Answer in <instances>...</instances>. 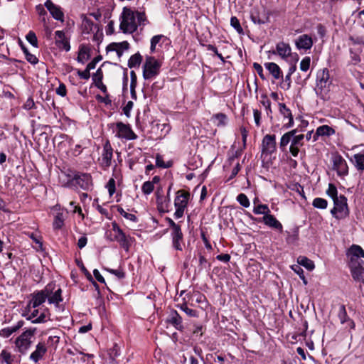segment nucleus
Segmentation results:
<instances>
[{"instance_id": "obj_1", "label": "nucleus", "mask_w": 364, "mask_h": 364, "mask_svg": "<svg viewBox=\"0 0 364 364\" xmlns=\"http://www.w3.org/2000/svg\"><path fill=\"white\" fill-rule=\"evenodd\" d=\"M48 300L50 304L58 306L63 301L62 290L55 287V284H48L40 291H36L30 296L26 309H36L43 305Z\"/></svg>"}, {"instance_id": "obj_2", "label": "nucleus", "mask_w": 364, "mask_h": 364, "mask_svg": "<svg viewBox=\"0 0 364 364\" xmlns=\"http://www.w3.org/2000/svg\"><path fill=\"white\" fill-rule=\"evenodd\" d=\"M119 28L124 33H133L138 27L144 25L146 18L144 12L124 7L119 17Z\"/></svg>"}, {"instance_id": "obj_3", "label": "nucleus", "mask_w": 364, "mask_h": 364, "mask_svg": "<svg viewBox=\"0 0 364 364\" xmlns=\"http://www.w3.org/2000/svg\"><path fill=\"white\" fill-rule=\"evenodd\" d=\"M297 129H292L284 133L280 138L279 146L282 152L287 151V146H289V152L294 157H297L299 148L304 145V134H296Z\"/></svg>"}, {"instance_id": "obj_4", "label": "nucleus", "mask_w": 364, "mask_h": 364, "mask_svg": "<svg viewBox=\"0 0 364 364\" xmlns=\"http://www.w3.org/2000/svg\"><path fill=\"white\" fill-rule=\"evenodd\" d=\"M109 240L114 241L125 250L129 251V247L134 241V239L129 235H127L120 227L115 223H112V230L109 234Z\"/></svg>"}, {"instance_id": "obj_5", "label": "nucleus", "mask_w": 364, "mask_h": 364, "mask_svg": "<svg viewBox=\"0 0 364 364\" xmlns=\"http://www.w3.org/2000/svg\"><path fill=\"white\" fill-rule=\"evenodd\" d=\"M35 333V328H29L19 335L14 341L16 350L21 354L26 353L33 342Z\"/></svg>"}, {"instance_id": "obj_6", "label": "nucleus", "mask_w": 364, "mask_h": 364, "mask_svg": "<svg viewBox=\"0 0 364 364\" xmlns=\"http://www.w3.org/2000/svg\"><path fill=\"white\" fill-rule=\"evenodd\" d=\"M333 201V208L331 210V214L336 220H343L348 217L349 208L347 198L343 195H340L338 198Z\"/></svg>"}, {"instance_id": "obj_7", "label": "nucleus", "mask_w": 364, "mask_h": 364, "mask_svg": "<svg viewBox=\"0 0 364 364\" xmlns=\"http://www.w3.org/2000/svg\"><path fill=\"white\" fill-rule=\"evenodd\" d=\"M161 64L154 57L147 56L143 66V77L145 80L156 77L160 71Z\"/></svg>"}, {"instance_id": "obj_8", "label": "nucleus", "mask_w": 364, "mask_h": 364, "mask_svg": "<svg viewBox=\"0 0 364 364\" xmlns=\"http://www.w3.org/2000/svg\"><path fill=\"white\" fill-rule=\"evenodd\" d=\"M190 193L183 190H179L176 192L174 200V206L176 211L173 214L176 219L181 218L184 214V211L188 205Z\"/></svg>"}, {"instance_id": "obj_9", "label": "nucleus", "mask_w": 364, "mask_h": 364, "mask_svg": "<svg viewBox=\"0 0 364 364\" xmlns=\"http://www.w3.org/2000/svg\"><path fill=\"white\" fill-rule=\"evenodd\" d=\"M331 84V80H330L329 70L327 68L318 70L316 75V86L315 89L316 93L321 95L326 93Z\"/></svg>"}, {"instance_id": "obj_10", "label": "nucleus", "mask_w": 364, "mask_h": 364, "mask_svg": "<svg viewBox=\"0 0 364 364\" xmlns=\"http://www.w3.org/2000/svg\"><path fill=\"white\" fill-rule=\"evenodd\" d=\"M115 136L126 140H134L137 135L133 132L129 124H126L122 122H117L115 124Z\"/></svg>"}, {"instance_id": "obj_11", "label": "nucleus", "mask_w": 364, "mask_h": 364, "mask_svg": "<svg viewBox=\"0 0 364 364\" xmlns=\"http://www.w3.org/2000/svg\"><path fill=\"white\" fill-rule=\"evenodd\" d=\"M273 54L278 55L282 59L288 60L289 58L294 57V60H298V55L296 53H292L291 48L289 43L284 42H279L276 45L275 50L272 51Z\"/></svg>"}, {"instance_id": "obj_12", "label": "nucleus", "mask_w": 364, "mask_h": 364, "mask_svg": "<svg viewBox=\"0 0 364 364\" xmlns=\"http://www.w3.org/2000/svg\"><path fill=\"white\" fill-rule=\"evenodd\" d=\"M262 154L266 156L272 155L277 151L276 136L274 134H266L261 143Z\"/></svg>"}, {"instance_id": "obj_13", "label": "nucleus", "mask_w": 364, "mask_h": 364, "mask_svg": "<svg viewBox=\"0 0 364 364\" xmlns=\"http://www.w3.org/2000/svg\"><path fill=\"white\" fill-rule=\"evenodd\" d=\"M112 157L113 149L110 142L107 140L103 145L101 158L99 159L100 165L104 170L107 169L111 166Z\"/></svg>"}, {"instance_id": "obj_14", "label": "nucleus", "mask_w": 364, "mask_h": 364, "mask_svg": "<svg viewBox=\"0 0 364 364\" xmlns=\"http://www.w3.org/2000/svg\"><path fill=\"white\" fill-rule=\"evenodd\" d=\"M333 168L339 176H346L348 174V166L346 161L341 155H335L332 158Z\"/></svg>"}, {"instance_id": "obj_15", "label": "nucleus", "mask_w": 364, "mask_h": 364, "mask_svg": "<svg viewBox=\"0 0 364 364\" xmlns=\"http://www.w3.org/2000/svg\"><path fill=\"white\" fill-rule=\"evenodd\" d=\"M279 111L280 114L282 116L283 125L282 128L288 129L294 126V118L292 113L285 104L279 103Z\"/></svg>"}, {"instance_id": "obj_16", "label": "nucleus", "mask_w": 364, "mask_h": 364, "mask_svg": "<svg viewBox=\"0 0 364 364\" xmlns=\"http://www.w3.org/2000/svg\"><path fill=\"white\" fill-rule=\"evenodd\" d=\"M349 268L353 279L364 284V261L352 260V264H349Z\"/></svg>"}, {"instance_id": "obj_17", "label": "nucleus", "mask_w": 364, "mask_h": 364, "mask_svg": "<svg viewBox=\"0 0 364 364\" xmlns=\"http://www.w3.org/2000/svg\"><path fill=\"white\" fill-rule=\"evenodd\" d=\"M72 181L83 190H89L92 186V177L89 173H76Z\"/></svg>"}, {"instance_id": "obj_18", "label": "nucleus", "mask_w": 364, "mask_h": 364, "mask_svg": "<svg viewBox=\"0 0 364 364\" xmlns=\"http://www.w3.org/2000/svg\"><path fill=\"white\" fill-rule=\"evenodd\" d=\"M314 45L311 36L308 34H302L295 40V46L297 50L307 51L310 50Z\"/></svg>"}, {"instance_id": "obj_19", "label": "nucleus", "mask_w": 364, "mask_h": 364, "mask_svg": "<svg viewBox=\"0 0 364 364\" xmlns=\"http://www.w3.org/2000/svg\"><path fill=\"white\" fill-rule=\"evenodd\" d=\"M26 310L29 314L28 319L31 320L32 323H40L46 321V309L36 308Z\"/></svg>"}, {"instance_id": "obj_20", "label": "nucleus", "mask_w": 364, "mask_h": 364, "mask_svg": "<svg viewBox=\"0 0 364 364\" xmlns=\"http://www.w3.org/2000/svg\"><path fill=\"white\" fill-rule=\"evenodd\" d=\"M47 346L45 342L40 341L36 346L35 350L31 353L29 358L36 364L39 362L47 353Z\"/></svg>"}, {"instance_id": "obj_21", "label": "nucleus", "mask_w": 364, "mask_h": 364, "mask_svg": "<svg viewBox=\"0 0 364 364\" xmlns=\"http://www.w3.org/2000/svg\"><path fill=\"white\" fill-rule=\"evenodd\" d=\"M44 5L53 18L61 22L64 21V13L59 6L55 4L51 0H47Z\"/></svg>"}, {"instance_id": "obj_22", "label": "nucleus", "mask_w": 364, "mask_h": 364, "mask_svg": "<svg viewBox=\"0 0 364 364\" xmlns=\"http://www.w3.org/2000/svg\"><path fill=\"white\" fill-rule=\"evenodd\" d=\"M55 42L58 48L65 50V51L70 50L69 40L66 37L64 31H56L55 32Z\"/></svg>"}, {"instance_id": "obj_23", "label": "nucleus", "mask_w": 364, "mask_h": 364, "mask_svg": "<svg viewBox=\"0 0 364 364\" xmlns=\"http://www.w3.org/2000/svg\"><path fill=\"white\" fill-rule=\"evenodd\" d=\"M347 255L350 257L349 264H352V260L354 262H360L358 259L364 258V250L358 245H352L348 250Z\"/></svg>"}, {"instance_id": "obj_24", "label": "nucleus", "mask_w": 364, "mask_h": 364, "mask_svg": "<svg viewBox=\"0 0 364 364\" xmlns=\"http://www.w3.org/2000/svg\"><path fill=\"white\" fill-rule=\"evenodd\" d=\"M335 133V129L328 125L319 126L313 136V141H317L319 136H331Z\"/></svg>"}, {"instance_id": "obj_25", "label": "nucleus", "mask_w": 364, "mask_h": 364, "mask_svg": "<svg viewBox=\"0 0 364 364\" xmlns=\"http://www.w3.org/2000/svg\"><path fill=\"white\" fill-rule=\"evenodd\" d=\"M171 236L173 247L176 250L181 251L184 245L183 235L182 233L181 229L175 232H171Z\"/></svg>"}, {"instance_id": "obj_26", "label": "nucleus", "mask_w": 364, "mask_h": 364, "mask_svg": "<svg viewBox=\"0 0 364 364\" xmlns=\"http://www.w3.org/2000/svg\"><path fill=\"white\" fill-rule=\"evenodd\" d=\"M350 161L358 172L363 173L364 171V150L360 153L355 154L350 159Z\"/></svg>"}, {"instance_id": "obj_27", "label": "nucleus", "mask_w": 364, "mask_h": 364, "mask_svg": "<svg viewBox=\"0 0 364 364\" xmlns=\"http://www.w3.org/2000/svg\"><path fill=\"white\" fill-rule=\"evenodd\" d=\"M264 223L269 228L282 231L283 227L282 223L273 215L269 213L262 218Z\"/></svg>"}, {"instance_id": "obj_28", "label": "nucleus", "mask_w": 364, "mask_h": 364, "mask_svg": "<svg viewBox=\"0 0 364 364\" xmlns=\"http://www.w3.org/2000/svg\"><path fill=\"white\" fill-rule=\"evenodd\" d=\"M129 46V44L127 41L112 43L107 47V50L108 51H115L118 56H121L124 50H128Z\"/></svg>"}, {"instance_id": "obj_29", "label": "nucleus", "mask_w": 364, "mask_h": 364, "mask_svg": "<svg viewBox=\"0 0 364 364\" xmlns=\"http://www.w3.org/2000/svg\"><path fill=\"white\" fill-rule=\"evenodd\" d=\"M264 67L275 80H280L283 78L282 71L277 63H264Z\"/></svg>"}, {"instance_id": "obj_30", "label": "nucleus", "mask_w": 364, "mask_h": 364, "mask_svg": "<svg viewBox=\"0 0 364 364\" xmlns=\"http://www.w3.org/2000/svg\"><path fill=\"white\" fill-rule=\"evenodd\" d=\"M24 324L23 321H18L16 324L0 330V336L9 338L11 335L18 331Z\"/></svg>"}, {"instance_id": "obj_31", "label": "nucleus", "mask_w": 364, "mask_h": 364, "mask_svg": "<svg viewBox=\"0 0 364 364\" xmlns=\"http://www.w3.org/2000/svg\"><path fill=\"white\" fill-rule=\"evenodd\" d=\"M168 321L173 326H175L176 329L181 330L183 328L182 318L176 311H173L171 312V314L168 318Z\"/></svg>"}, {"instance_id": "obj_32", "label": "nucleus", "mask_w": 364, "mask_h": 364, "mask_svg": "<svg viewBox=\"0 0 364 364\" xmlns=\"http://www.w3.org/2000/svg\"><path fill=\"white\" fill-rule=\"evenodd\" d=\"M16 356L6 348L3 349L0 353V360L6 364H14Z\"/></svg>"}, {"instance_id": "obj_33", "label": "nucleus", "mask_w": 364, "mask_h": 364, "mask_svg": "<svg viewBox=\"0 0 364 364\" xmlns=\"http://www.w3.org/2000/svg\"><path fill=\"white\" fill-rule=\"evenodd\" d=\"M338 316L341 323H345L348 321L350 323V328L354 327V323L349 318L344 305L340 306Z\"/></svg>"}, {"instance_id": "obj_34", "label": "nucleus", "mask_w": 364, "mask_h": 364, "mask_svg": "<svg viewBox=\"0 0 364 364\" xmlns=\"http://www.w3.org/2000/svg\"><path fill=\"white\" fill-rule=\"evenodd\" d=\"M213 119L218 127H224L227 124L228 117L223 113H217L213 116Z\"/></svg>"}, {"instance_id": "obj_35", "label": "nucleus", "mask_w": 364, "mask_h": 364, "mask_svg": "<svg viewBox=\"0 0 364 364\" xmlns=\"http://www.w3.org/2000/svg\"><path fill=\"white\" fill-rule=\"evenodd\" d=\"M297 261L300 267L303 266L309 271L313 270L315 267L314 262L306 257H299Z\"/></svg>"}, {"instance_id": "obj_36", "label": "nucleus", "mask_w": 364, "mask_h": 364, "mask_svg": "<svg viewBox=\"0 0 364 364\" xmlns=\"http://www.w3.org/2000/svg\"><path fill=\"white\" fill-rule=\"evenodd\" d=\"M142 60V57L139 53H136L130 57L128 61V66L130 68L139 67Z\"/></svg>"}, {"instance_id": "obj_37", "label": "nucleus", "mask_w": 364, "mask_h": 364, "mask_svg": "<svg viewBox=\"0 0 364 364\" xmlns=\"http://www.w3.org/2000/svg\"><path fill=\"white\" fill-rule=\"evenodd\" d=\"M253 213L256 215H267L270 213V210L267 205L258 204L254 206Z\"/></svg>"}, {"instance_id": "obj_38", "label": "nucleus", "mask_w": 364, "mask_h": 364, "mask_svg": "<svg viewBox=\"0 0 364 364\" xmlns=\"http://www.w3.org/2000/svg\"><path fill=\"white\" fill-rule=\"evenodd\" d=\"M89 58V49L85 46H82L80 47L78 55H77V61L80 63H84Z\"/></svg>"}, {"instance_id": "obj_39", "label": "nucleus", "mask_w": 364, "mask_h": 364, "mask_svg": "<svg viewBox=\"0 0 364 364\" xmlns=\"http://www.w3.org/2000/svg\"><path fill=\"white\" fill-rule=\"evenodd\" d=\"M64 225V218L62 213H58L55 216L53 226L55 230L60 229Z\"/></svg>"}, {"instance_id": "obj_40", "label": "nucleus", "mask_w": 364, "mask_h": 364, "mask_svg": "<svg viewBox=\"0 0 364 364\" xmlns=\"http://www.w3.org/2000/svg\"><path fill=\"white\" fill-rule=\"evenodd\" d=\"M312 205L318 209H326L328 206V201L322 198H316L312 202Z\"/></svg>"}, {"instance_id": "obj_41", "label": "nucleus", "mask_w": 364, "mask_h": 364, "mask_svg": "<svg viewBox=\"0 0 364 364\" xmlns=\"http://www.w3.org/2000/svg\"><path fill=\"white\" fill-rule=\"evenodd\" d=\"M350 62L353 65H357L360 61V50L358 49H350Z\"/></svg>"}, {"instance_id": "obj_42", "label": "nucleus", "mask_w": 364, "mask_h": 364, "mask_svg": "<svg viewBox=\"0 0 364 364\" xmlns=\"http://www.w3.org/2000/svg\"><path fill=\"white\" fill-rule=\"evenodd\" d=\"M326 194L332 198L333 200H336V198H338V191L335 185L333 183H329L328 189L326 190Z\"/></svg>"}, {"instance_id": "obj_43", "label": "nucleus", "mask_w": 364, "mask_h": 364, "mask_svg": "<svg viewBox=\"0 0 364 364\" xmlns=\"http://www.w3.org/2000/svg\"><path fill=\"white\" fill-rule=\"evenodd\" d=\"M117 212L121 215H122L124 218H125L126 219L130 220V221H132V222H136L137 220V218L136 217L135 215L134 214H132V213H127L122 207L120 206H118L117 208Z\"/></svg>"}, {"instance_id": "obj_44", "label": "nucleus", "mask_w": 364, "mask_h": 364, "mask_svg": "<svg viewBox=\"0 0 364 364\" xmlns=\"http://www.w3.org/2000/svg\"><path fill=\"white\" fill-rule=\"evenodd\" d=\"M181 310L184 311L188 316L191 317H198V314L196 310H193L192 309H190L187 306L186 304L183 303L181 305L178 306Z\"/></svg>"}, {"instance_id": "obj_45", "label": "nucleus", "mask_w": 364, "mask_h": 364, "mask_svg": "<svg viewBox=\"0 0 364 364\" xmlns=\"http://www.w3.org/2000/svg\"><path fill=\"white\" fill-rule=\"evenodd\" d=\"M237 202L245 208H248L250 205V200L247 196L244 193H240L237 196Z\"/></svg>"}, {"instance_id": "obj_46", "label": "nucleus", "mask_w": 364, "mask_h": 364, "mask_svg": "<svg viewBox=\"0 0 364 364\" xmlns=\"http://www.w3.org/2000/svg\"><path fill=\"white\" fill-rule=\"evenodd\" d=\"M154 189V186L151 181H146L141 186V191L145 195H149Z\"/></svg>"}, {"instance_id": "obj_47", "label": "nucleus", "mask_w": 364, "mask_h": 364, "mask_svg": "<svg viewBox=\"0 0 364 364\" xmlns=\"http://www.w3.org/2000/svg\"><path fill=\"white\" fill-rule=\"evenodd\" d=\"M311 64V58L309 56L304 57L300 63V70L303 72L309 70Z\"/></svg>"}, {"instance_id": "obj_48", "label": "nucleus", "mask_w": 364, "mask_h": 364, "mask_svg": "<svg viewBox=\"0 0 364 364\" xmlns=\"http://www.w3.org/2000/svg\"><path fill=\"white\" fill-rule=\"evenodd\" d=\"M26 40L34 47L38 48V40L33 31H29L26 36Z\"/></svg>"}, {"instance_id": "obj_49", "label": "nucleus", "mask_w": 364, "mask_h": 364, "mask_svg": "<svg viewBox=\"0 0 364 364\" xmlns=\"http://www.w3.org/2000/svg\"><path fill=\"white\" fill-rule=\"evenodd\" d=\"M156 165L158 167L166 168L171 167L172 165V163L170 161L165 163L162 156L158 154L156 157Z\"/></svg>"}, {"instance_id": "obj_50", "label": "nucleus", "mask_w": 364, "mask_h": 364, "mask_svg": "<svg viewBox=\"0 0 364 364\" xmlns=\"http://www.w3.org/2000/svg\"><path fill=\"white\" fill-rule=\"evenodd\" d=\"M261 104L264 106L265 108L267 113H272V109H271V102L268 99L267 95H262L261 96Z\"/></svg>"}, {"instance_id": "obj_51", "label": "nucleus", "mask_w": 364, "mask_h": 364, "mask_svg": "<svg viewBox=\"0 0 364 364\" xmlns=\"http://www.w3.org/2000/svg\"><path fill=\"white\" fill-rule=\"evenodd\" d=\"M230 25L239 33H242L243 29L240 26L239 20L235 16H232L230 18Z\"/></svg>"}, {"instance_id": "obj_52", "label": "nucleus", "mask_w": 364, "mask_h": 364, "mask_svg": "<svg viewBox=\"0 0 364 364\" xmlns=\"http://www.w3.org/2000/svg\"><path fill=\"white\" fill-rule=\"evenodd\" d=\"M60 338L57 336H50L48 337L47 340V343H46V346L53 347L55 348L59 343Z\"/></svg>"}, {"instance_id": "obj_53", "label": "nucleus", "mask_w": 364, "mask_h": 364, "mask_svg": "<svg viewBox=\"0 0 364 364\" xmlns=\"http://www.w3.org/2000/svg\"><path fill=\"white\" fill-rule=\"evenodd\" d=\"M95 26L94 23L87 18H84L82 20V27L87 33L92 31V27Z\"/></svg>"}, {"instance_id": "obj_54", "label": "nucleus", "mask_w": 364, "mask_h": 364, "mask_svg": "<svg viewBox=\"0 0 364 364\" xmlns=\"http://www.w3.org/2000/svg\"><path fill=\"white\" fill-rule=\"evenodd\" d=\"M106 188L110 196H112L115 192V181L114 178H110L106 185Z\"/></svg>"}, {"instance_id": "obj_55", "label": "nucleus", "mask_w": 364, "mask_h": 364, "mask_svg": "<svg viewBox=\"0 0 364 364\" xmlns=\"http://www.w3.org/2000/svg\"><path fill=\"white\" fill-rule=\"evenodd\" d=\"M291 75H288V74H287V75L285 76L284 80H283V82L281 84V87L283 90H287L290 88L291 82Z\"/></svg>"}, {"instance_id": "obj_56", "label": "nucleus", "mask_w": 364, "mask_h": 364, "mask_svg": "<svg viewBox=\"0 0 364 364\" xmlns=\"http://www.w3.org/2000/svg\"><path fill=\"white\" fill-rule=\"evenodd\" d=\"M251 19L255 23L257 24H263L266 21L264 18H260L257 13H252Z\"/></svg>"}, {"instance_id": "obj_57", "label": "nucleus", "mask_w": 364, "mask_h": 364, "mask_svg": "<svg viewBox=\"0 0 364 364\" xmlns=\"http://www.w3.org/2000/svg\"><path fill=\"white\" fill-rule=\"evenodd\" d=\"M56 94L65 97L67 94L66 86L63 83H60L59 86L56 88Z\"/></svg>"}, {"instance_id": "obj_58", "label": "nucleus", "mask_w": 364, "mask_h": 364, "mask_svg": "<svg viewBox=\"0 0 364 364\" xmlns=\"http://www.w3.org/2000/svg\"><path fill=\"white\" fill-rule=\"evenodd\" d=\"M167 221L168 225L171 228V232H175L181 229V225L179 224L176 223L172 219L168 218Z\"/></svg>"}, {"instance_id": "obj_59", "label": "nucleus", "mask_w": 364, "mask_h": 364, "mask_svg": "<svg viewBox=\"0 0 364 364\" xmlns=\"http://www.w3.org/2000/svg\"><path fill=\"white\" fill-rule=\"evenodd\" d=\"M77 75L84 80H88L90 77V71L87 69H85L83 71H81L80 70H76Z\"/></svg>"}, {"instance_id": "obj_60", "label": "nucleus", "mask_w": 364, "mask_h": 364, "mask_svg": "<svg viewBox=\"0 0 364 364\" xmlns=\"http://www.w3.org/2000/svg\"><path fill=\"white\" fill-rule=\"evenodd\" d=\"M107 270L111 274H114L118 279H122L124 277V273L121 269H107Z\"/></svg>"}, {"instance_id": "obj_61", "label": "nucleus", "mask_w": 364, "mask_h": 364, "mask_svg": "<svg viewBox=\"0 0 364 364\" xmlns=\"http://www.w3.org/2000/svg\"><path fill=\"white\" fill-rule=\"evenodd\" d=\"M291 269L299 276L300 279H304V272L299 265H293Z\"/></svg>"}, {"instance_id": "obj_62", "label": "nucleus", "mask_w": 364, "mask_h": 364, "mask_svg": "<svg viewBox=\"0 0 364 364\" xmlns=\"http://www.w3.org/2000/svg\"><path fill=\"white\" fill-rule=\"evenodd\" d=\"M253 116L257 127L260 126L261 112L258 109L253 110Z\"/></svg>"}, {"instance_id": "obj_63", "label": "nucleus", "mask_w": 364, "mask_h": 364, "mask_svg": "<svg viewBox=\"0 0 364 364\" xmlns=\"http://www.w3.org/2000/svg\"><path fill=\"white\" fill-rule=\"evenodd\" d=\"M26 56V59L31 64L33 65H36L38 63V60L37 58V57L35 55H33L30 53H26V55H25Z\"/></svg>"}, {"instance_id": "obj_64", "label": "nucleus", "mask_w": 364, "mask_h": 364, "mask_svg": "<svg viewBox=\"0 0 364 364\" xmlns=\"http://www.w3.org/2000/svg\"><path fill=\"white\" fill-rule=\"evenodd\" d=\"M103 74L100 68H98L96 73L93 75L92 78L95 83L98 81L102 80Z\"/></svg>"}]
</instances>
